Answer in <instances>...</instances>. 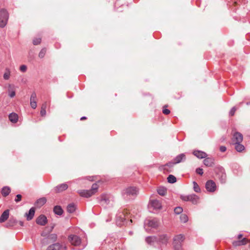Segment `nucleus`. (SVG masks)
<instances>
[{
    "mask_svg": "<svg viewBox=\"0 0 250 250\" xmlns=\"http://www.w3.org/2000/svg\"><path fill=\"white\" fill-rule=\"evenodd\" d=\"M10 76V70L9 68H6L5 69V72L3 74V79L7 80L9 79Z\"/></svg>",
    "mask_w": 250,
    "mask_h": 250,
    "instance_id": "obj_33",
    "label": "nucleus"
},
{
    "mask_svg": "<svg viewBox=\"0 0 250 250\" xmlns=\"http://www.w3.org/2000/svg\"><path fill=\"white\" fill-rule=\"evenodd\" d=\"M127 211L125 209H121L118 210L116 216V223L117 225L121 226L126 223Z\"/></svg>",
    "mask_w": 250,
    "mask_h": 250,
    "instance_id": "obj_2",
    "label": "nucleus"
},
{
    "mask_svg": "<svg viewBox=\"0 0 250 250\" xmlns=\"http://www.w3.org/2000/svg\"><path fill=\"white\" fill-rule=\"evenodd\" d=\"M236 110V109L235 107H233L229 111V115L231 116H233Z\"/></svg>",
    "mask_w": 250,
    "mask_h": 250,
    "instance_id": "obj_47",
    "label": "nucleus"
},
{
    "mask_svg": "<svg viewBox=\"0 0 250 250\" xmlns=\"http://www.w3.org/2000/svg\"><path fill=\"white\" fill-rule=\"evenodd\" d=\"M98 188V186L97 184H93L92 186L91 189L90 190L94 192V194L97 192V189Z\"/></svg>",
    "mask_w": 250,
    "mask_h": 250,
    "instance_id": "obj_38",
    "label": "nucleus"
},
{
    "mask_svg": "<svg viewBox=\"0 0 250 250\" xmlns=\"http://www.w3.org/2000/svg\"><path fill=\"white\" fill-rule=\"evenodd\" d=\"M36 94L35 92H33L31 94V97H30V102H36Z\"/></svg>",
    "mask_w": 250,
    "mask_h": 250,
    "instance_id": "obj_41",
    "label": "nucleus"
},
{
    "mask_svg": "<svg viewBox=\"0 0 250 250\" xmlns=\"http://www.w3.org/2000/svg\"><path fill=\"white\" fill-rule=\"evenodd\" d=\"M68 185L66 183L60 184L54 188V191L56 193L61 192L68 188Z\"/></svg>",
    "mask_w": 250,
    "mask_h": 250,
    "instance_id": "obj_14",
    "label": "nucleus"
},
{
    "mask_svg": "<svg viewBox=\"0 0 250 250\" xmlns=\"http://www.w3.org/2000/svg\"><path fill=\"white\" fill-rule=\"evenodd\" d=\"M21 199V194H17L15 199V201L17 203L20 202Z\"/></svg>",
    "mask_w": 250,
    "mask_h": 250,
    "instance_id": "obj_48",
    "label": "nucleus"
},
{
    "mask_svg": "<svg viewBox=\"0 0 250 250\" xmlns=\"http://www.w3.org/2000/svg\"><path fill=\"white\" fill-rule=\"evenodd\" d=\"M159 224V220L157 218H153L146 220L145 222V225H147L148 227L152 228H156Z\"/></svg>",
    "mask_w": 250,
    "mask_h": 250,
    "instance_id": "obj_8",
    "label": "nucleus"
},
{
    "mask_svg": "<svg viewBox=\"0 0 250 250\" xmlns=\"http://www.w3.org/2000/svg\"><path fill=\"white\" fill-rule=\"evenodd\" d=\"M86 118L85 116H83L81 118V120H83L84 119H85Z\"/></svg>",
    "mask_w": 250,
    "mask_h": 250,
    "instance_id": "obj_59",
    "label": "nucleus"
},
{
    "mask_svg": "<svg viewBox=\"0 0 250 250\" xmlns=\"http://www.w3.org/2000/svg\"><path fill=\"white\" fill-rule=\"evenodd\" d=\"M243 140V135L238 132H235L232 138V141L233 144L241 143Z\"/></svg>",
    "mask_w": 250,
    "mask_h": 250,
    "instance_id": "obj_11",
    "label": "nucleus"
},
{
    "mask_svg": "<svg viewBox=\"0 0 250 250\" xmlns=\"http://www.w3.org/2000/svg\"><path fill=\"white\" fill-rule=\"evenodd\" d=\"M78 193L82 197L88 198L94 194V192L90 190H79Z\"/></svg>",
    "mask_w": 250,
    "mask_h": 250,
    "instance_id": "obj_13",
    "label": "nucleus"
},
{
    "mask_svg": "<svg viewBox=\"0 0 250 250\" xmlns=\"http://www.w3.org/2000/svg\"><path fill=\"white\" fill-rule=\"evenodd\" d=\"M242 237V234H240L238 235V239H240L241 237Z\"/></svg>",
    "mask_w": 250,
    "mask_h": 250,
    "instance_id": "obj_57",
    "label": "nucleus"
},
{
    "mask_svg": "<svg viewBox=\"0 0 250 250\" xmlns=\"http://www.w3.org/2000/svg\"><path fill=\"white\" fill-rule=\"evenodd\" d=\"M9 216V210L6 209L4 211L0 217V223L4 222L7 220Z\"/></svg>",
    "mask_w": 250,
    "mask_h": 250,
    "instance_id": "obj_19",
    "label": "nucleus"
},
{
    "mask_svg": "<svg viewBox=\"0 0 250 250\" xmlns=\"http://www.w3.org/2000/svg\"><path fill=\"white\" fill-rule=\"evenodd\" d=\"M19 224L21 226H23V222L22 221H20L19 222Z\"/></svg>",
    "mask_w": 250,
    "mask_h": 250,
    "instance_id": "obj_58",
    "label": "nucleus"
},
{
    "mask_svg": "<svg viewBox=\"0 0 250 250\" xmlns=\"http://www.w3.org/2000/svg\"><path fill=\"white\" fill-rule=\"evenodd\" d=\"M181 199L185 201H189V195H181Z\"/></svg>",
    "mask_w": 250,
    "mask_h": 250,
    "instance_id": "obj_42",
    "label": "nucleus"
},
{
    "mask_svg": "<svg viewBox=\"0 0 250 250\" xmlns=\"http://www.w3.org/2000/svg\"><path fill=\"white\" fill-rule=\"evenodd\" d=\"M176 164V163H175V162H170L169 163H167V164H166L165 165V167H173V166Z\"/></svg>",
    "mask_w": 250,
    "mask_h": 250,
    "instance_id": "obj_45",
    "label": "nucleus"
},
{
    "mask_svg": "<svg viewBox=\"0 0 250 250\" xmlns=\"http://www.w3.org/2000/svg\"><path fill=\"white\" fill-rule=\"evenodd\" d=\"M158 237L157 236H150L146 237V242L152 246H156L158 245Z\"/></svg>",
    "mask_w": 250,
    "mask_h": 250,
    "instance_id": "obj_10",
    "label": "nucleus"
},
{
    "mask_svg": "<svg viewBox=\"0 0 250 250\" xmlns=\"http://www.w3.org/2000/svg\"><path fill=\"white\" fill-rule=\"evenodd\" d=\"M18 221L14 217H11L6 224L7 227H11L16 226Z\"/></svg>",
    "mask_w": 250,
    "mask_h": 250,
    "instance_id": "obj_24",
    "label": "nucleus"
},
{
    "mask_svg": "<svg viewBox=\"0 0 250 250\" xmlns=\"http://www.w3.org/2000/svg\"><path fill=\"white\" fill-rule=\"evenodd\" d=\"M226 175L224 173H222L220 177V180L222 183H224L226 181Z\"/></svg>",
    "mask_w": 250,
    "mask_h": 250,
    "instance_id": "obj_40",
    "label": "nucleus"
},
{
    "mask_svg": "<svg viewBox=\"0 0 250 250\" xmlns=\"http://www.w3.org/2000/svg\"><path fill=\"white\" fill-rule=\"evenodd\" d=\"M167 179L168 182L171 184H173L176 182V178L173 175H169Z\"/></svg>",
    "mask_w": 250,
    "mask_h": 250,
    "instance_id": "obj_34",
    "label": "nucleus"
},
{
    "mask_svg": "<svg viewBox=\"0 0 250 250\" xmlns=\"http://www.w3.org/2000/svg\"><path fill=\"white\" fill-rule=\"evenodd\" d=\"M235 145V148L238 152H242L245 149V146L241 144V143L233 144Z\"/></svg>",
    "mask_w": 250,
    "mask_h": 250,
    "instance_id": "obj_27",
    "label": "nucleus"
},
{
    "mask_svg": "<svg viewBox=\"0 0 250 250\" xmlns=\"http://www.w3.org/2000/svg\"><path fill=\"white\" fill-rule=\"evenodd\" d=\"M183 211V208L181 207H178L175 208L174 212L177 214H179Z\"/></svg>",
    "mask_w": 250,
    "mask_h": 250,
    "instance_id": "obj_39",
    "label": "nucleus"
},
{
    "mask_svg": "<svg viewBox=\"0 0 250 250\" xmlns=\"http://www.w3.org/2000/svg\"><path fill=\"white\" fill-rule=\"evenodd\" d=\"M35 212L34 208H31L28 213H26L25 215L26 217L27 220L29 221L33 219Z\"/></svg>",
    "mask_w": 250,
    "mask_h": 250,
    "instance_id": "obj_18",
    "label": "nucleus"
},
{
    "mask_svg": "<svg viewBox=\"0 0 250 250\" xmlns=\"http://www.w3.org/2000/svg\"><path fill=\"white\" fill-rule=\"evenodd\" d=\"M76 208V206L73 203L69 204L67 207V210L69 213L74 212L75 211Z\"/></svg>",
    "mask_w": 250,
    "mask_h": 250,
    "instance_id": "obj_29",
    "label": "nucleus"
},
{
    "mask_svg": "<svg viewBox=\"0 0 250 250\" xmlns=\"http://www.w3.org/2000/svg\"><path fill=\"white\" fill-rule=\"evenodd\" d=\"M30 105L32 108L35 109L37 107V102H30Z\"/></svg>",
    "mask_w": 250,
    "mask_h": 250,
    "instance_id": "obj_50",
    "label": "nucleus"
},
{
    "mask_svg": "<svg viewBox=\"0 0 250 250\" xmlns=\"http://www.w3.org/2000/svg\"><path fill=\"white\" fill-rule=\"evenodd\" d=\"M247 239L244 238L241 240L239 241H235L233 242V245L234 246H240L245 245L247 243Z\"/></svg>",
    "mask_w": 250,
    "mask_h": 250,
    "instance_id": "obj_26",
    "label": "nucleus"
},
{
    "mask_svg": "<svg viewBox=\"0 0 250 250\" xmlns=\"http://www.w3.org/2000/svg\"><path fill=\"white\" fill-rule=\"evenodd\" d=\"M185 239V236L183 234H178L174 237L173 245L175 250H183L182 245Z\"/></svg>",
    "mask_w": 250,
    "mask_h": 250,
    "instance_id": "obj_3",
    "label": "nucleus"
},
{
    "mask_svg": "<svg viewBox=\"0 0 250 250\" xmlns=\"http://www.w3.org/2000/svg\"><path fill=\"white\" fill-rule=\"evenodd\" d=\"M180 220L183 223H186L188 221V217L185 214H182L180 215Z\"/></svg>",
    "mask_w": 250,
    "mask_h": 250,
    "instance_id": "obj_36",
    "label": "nucleus"
},
{
    "mask_svg": "<svg viewBox=\"0 0 250 250\" xmlns=\"http://www.w3.org/2000/svg\"><path fill=\"white\" fill-rule=\"evenodd\" d=\"M46 202V199L45 197L40 198L36 201V204L38 206H42Z\"/></svg>",
    "mask_w": 250,
    "mask_h": 250,
    "instance_id": "obj_31",
    "label": "nucleus"
},
{
    "mask_svg": "<svg viewBox=\"0 0 250 250\" xmlns=\"http://www.w3.org/2000/svg\"><path fill=\"white\" fill-rule=\"evenodd\" d=\"M9 119L11 122L16 123L18 120V116L15 113H12L9 114Z\"/></svg>",
    "mask_w": 250,
    "mask_h": 250,
    "instance_id": "obj_25",
    "label": "nucleus"
},
{
    "mask_svg": "<svg viewBox=\"0 0 250 250\" xmlns=\"http://www.w3.org/2000/svg\"><path fill=\"white\" fill-rule=\"evenodd\" d=\"M59 250H67L66 247L64 245H61L60 244Z\"/></svg>",
    "mask_w": 250,
    "mask_h": 250,
    "instance_id": "obj_52",
    "label": "nucleus"
},
{
    "mask_svg": "<svg viewBox=\"0 0 250 250\" xmlns=\"http://www.w3.org/2000/svg\"><path fill=\"white\" fill-rule=\"evenodd\" d=\"M49 238L52 239L53 240H56V239H57V235L55 234H51L49 235Z\"/></svg>",
    "mask_w": 250,
    "mask_h": 250,
    "instance_id": "obj_49",
    "label": "nucleus"
},
{
    "mask_svg": "<svg viewBox=\"0 0 250 250\" xmlns=\"http://www.w3.org/2000/svg\"><path fill=\"white\" fill-rule=\"evenodd\" d=\"M20 70L22 72H25L27 70V66L25 65H21L20 67Z\"/></svg>",
    "mask_w": 250,
    "mask_h": 250,
    "instance_id": "obj_44",
    "label": "nucleus"
},
{
    "mask_svg": "<svg viewBox=\"0 0 250 250\" xmlns=\"http://www.w3.org/2000/svg\"><path fill=\"white\" fill-rule=\"evenodd\" d=\"M129 222H132V220H130Z\"/></svg>",
    "mask_w": 250,
    "mask_h": 250,
    "instance_id": "obj_60",
    "label": "nucleus"
},
{
    "mask_svg": "<svg viewBox=\"0 0 250 250\" xmlns=\"http://www.w3.org/2000/svg\"><path fill=\"white\" fill-rule=\"evenodd\" d=\"M157 192L159 195L164 196L167 192V189L164 187H159L157 189Z\"/></svg>",
    "mask_w": 250,
    "mask_h": 250,
    "instance_id": "obj_32",
    "label": "nucleus"
},
{
    "mask_svg": "<svg viewBox=\"0 0 250 250\" xmlns=\"http://www.w3.org/2000/svg\"><path fill=\"white\" fill-rule=\"evenodd\" d=\"M41 42V38H37L33 40V43L34 45H38Z\"/></svg>",
    "mask_w": 250,
    "mask_h": 250,
    "instance_id": "obj_43",
    "label": "nucleus"
},
{
    "mask_svg": "<svg viewBox=\"0 0 250 250\" xmlns=\"http://www.w3.org/2000/svg\"><path fill=\"white\" fill-rule=\"evenodd\" d=\"M159 245L166 244L168 240V236L166 234H163L157 236Z\"/></svg>",
    "mask_w": 250,
    "mask_h": 250,
    "instance_id": "obj_12",
    "label": "nucleus"
},
{
    "mask_svg": "<svg viewBox=\"0 0 250 250\" xmlns=\"http://www.w3.org/2000/svg\"><path fill=\"white\" fill-rule=\"evenodd\" d=\"M46 114V110L45 109H42L41 110V115L42 116H45Z\"/></svg>",
    "mask_w": 250,
    "mask_h": 250,
    "instance_id": "obj_54",
    "label": "nucleus"
},
{
    "mask_svg": "<svg viewBox=\"0 0 250 250\" xmlns=\"http://www.w3.org/2000/svg\"><path fill=\"white\" fill-rule=\"evenodd\" d=\"M9 18V15L5 9H2L0 10V27H4L7 24Z\"/></svg>",
    "mask_w": 250,
    "mask_h": 250,
    "instance_id": "obj_4",
    "label": "nucleus"
},
{
    "mask_svg": "<svg viewBox=\"0 0 250 250\" xmlns=\"http://www.w3.org/2000/svg\"><path fill=\"white\" fill-rule=\"evenodd\" d=\"M54 212L56 214L61 215L63 213V210L60 206H56L54 208Z\"/></svg>",
    "mask_w": 250,
    "mask_h": 250,
    "instance_id": "obj_28",
    "label": "nucleus"
},
{
    "mask_svg": "<svg viewBox=\"0 0 250 250\" xmlns=\"http://www.w3.org/2000/svg\"><path fill=\"white\" fill-rule=\"evenodd\" d=\"M8 95L10 98H13L15 96V89L14 85L9 84L8 88Z\"/></svg>",
    "mask_w": 250,
    "mask_h": 250,
    "instance_id": "obj_21",
    "label": "nucleus"
},
{
    "mask_svg": "<svg viewBox=\"0 0 250 250\" xmlns=\"http://www.w3.org/2000/svg\"><path fill=\"white\" fill-rule=\"evenodd\" d=\"M68 240L71 244L74 246H79L81 243V238L76 235H70Z\"/></svg>",
    "mask_w": 250,
    "mask_h": 250,
    "instance_id": "obj_7",
    "label": "nucleus"
},
{
    "mask_svg": "<svg viewBox=\"0 0 250 250\" xmlns=\"http://www.w3.org/2000/svg\"><path fill=\"white\" fill-rule=\"evenodd\" d=\"M113 201V197L110 194H103L100 196V204L103 206L109 205Z\"/></svg>",
    "mask_w": 250,
    "mask_h": 250,
    "instance_id": "obj_5",
    "label": "nucleus"
},
{
    "mask_svg": "<svg viewBox=\"0 0 250 250\" xmlns=\"http://www.w3.org/2000/svg\"><path fill=\"white\" fill-rule=\"evenodd\" d=\"M196 172L200 175H202L203 174V170L202 168L199 167L196 169Z\"/></svg>",
    "mask_w": 250,
    "mask_h": 250,
    "instance_id": "obj_46",
    "label": "nucleus"
},
{
    "mask_svg": "<svg viewBox=\"0 0 250 250\" xmlns=\"http://www.w3.org/2000/svg\"><path fill=\"white\" fill-rule=\"evenodd\" d=\"M186 155L184 153H182L177 156L175 158L174 161L175 162V163H176V164L180 163V162L183 161H185L186 160Z\"/></svg>",
    "mask_w": 250,
    "mask_h": 250,
    "instance_id": "obj_22",
    "label": "nucleus"
},
{
    "mask_svg": "<svg viewBox=\"0 0 250 250\" xmlns=\"http://www.w3.org/2000/svg\"><path fill=\"white\" fill-rule=\"evenodd\" d=\"M87 179L90 181H94V177H87Z\"/></svg>",
    "mask_w": 250,
    "mask_h": 250,
    "instance_id": "obj_56",
    "label": "nucleus"
},
{
    "mask_svg": "<svg viewBox=\"0 0 250 250\" xmlns=\"http://www.w3.org/2000/svg\"><path fill=\"white\" fill-rule=\"evenodd\" d=\"M60 244L55 243L49 246L46 250H59Z\"/></svg>",
    "mask_w": 250,
    "mask_h": 250,
    "instance_id": "obj_30",
    "label": "nucleus"
},
{
    "mask_svg": "<svg viewBox=\"0 0 250 250\" xmlns=\"http://www.w3.org/2000/svg\"><path fill=\"white\" fill-rule=\"evenodd\" d=\"M193 190L195 192L197 193H199L201 192V189L199 187L198 184L195 182H193Z\"/></svg>",
    "mask_w": 250,
    "mask_h": 250,
    "instance_id": "obj_35",
    "label": "nucleus"
},
{
    "mask_svg": "<svg viewBox=\"0 0 250 250\" xmlns=\"http://www.w3.org/2000/svg\"><path fill=\"white\" fill-rule=\"evenodd\" d=\"M46 106H47L46 103H44V104H42L41 109H45L46 110Z\"/></svg>",
    "mask_w": 250,
    "mask_h": 250,
    "instance_id": "obj_55",
    "label": "nucleus"
},
{
    "mask_svg": "<svg viewBox=\"0 0 250 250\" xmlns=\"http://www.w3.org/2000/svg\"><path fill=\"white\" fill-rule=\"evenodd\" d=\"M206 188L208 192H214L216 188L215 183L212 180L208 181L206 184Z\"/></svg>",
    "mask_w": 250,
    "mask_h": 250,
    "instance_id": "obj_9",
    "label": "nucleus"
},
{
    "mask_svg": "<svg viewBox=\"0 0 250 250\" xmlns=\"http://www.w3.org/2000/svg\"><path fill=\"white\" fill-rule=\"evenodd\" d=\"M46 50L45 48L42 49L39 54V57L40 58H43L46 53Z\"/></svg>",
    "mask_w": 250,
    "mask_h": 250,
    "instance_id": "obj_37",
    "label": "nucleus"
},
{
    "mask_svg": "<svg viewBox=\"0 0 250 250\" xmlns=\"http://www.w3.org/2000/svg\"><path fill=\"white\" fill-rule=\"evenodd\" d=\"M47 222V218L44 215H40L36 219L37 224L41 226H44Z\"/></svg>",
    "mask_w": 250,
    "mask_h": 250,
    "instance_id": "obj_15",
    "label": "nucleus"
},
{
    "mask_svg": "<svg viewBox=\"0 0 250 250\" xmlns=\"http://www.w3.org/2000/svg\"><path fill=\"white\" fill-rule=\"evenodd\" d=\"M199 196L194 194H190L189 201L191 202L192 204L196 205L199 203Z\"/></svg>",
    "mask_w": 250,
    "mask_h": 250,
    "instance_id": "obj_20",
    "label": "nucleus"
},
{
    "mask_svg": "<svg viewBox=\"0 0 250 250\" xmlns=\"http://www.w3.org/2000/svg\"><path fill=\"white\" fill-rule=\"evenodd\" d=\"M10 191V188L8 186H5L1 189V193L3 197H6L9 194Z\"/></svg>",
    "mask_w": 250,
    "mask_h": 250,
    "instance_id": "obj_23",
    "label": "nucleus"
},
{
    "mask_svg": "<svg viewBox=\"0 0 250 250\" xmlns=\"http://www.w3.org/2000/svg\"><path fill=\"white\" fill-rule=\"evenodd\" d=\"M163 113L164 114H166V115H168L170 113V110L168 109H167V108H164L163 109Z\"/></svg>",
    "mask_w": 250,
    "mask_h": 250,
    "instance_id": "obj_51",
    "label": "nucleus"
},
{
    "mask_svg": "<svg viewBox=\"0 0 250 250\" xmlns=\"http://www.w3.org/2000/svg\"><path fill=\"white\" fill-rule=\"evenodd\" d=\"M138 193V189L135 187H127L122 191V196L125 199H130L136 196Z\"/></svg>",
    "mask_w": 250,
    "mask_h": 250,
    "instance_id": "obj_1",
    "label": "nucleus"
},
{
    "mask_svg": "<svg viewBox=\"0 0 250 250\" xmlns=\"http://www.w3.org/2000/svg\"><path fill=\"white\" fill-rule=\"evenodd\" d=\"M214 160L211 157H206L204 160V164L208 167H212L214 165Z\"/></svg>",
    "mask_w": 250,
    "mask_h": 250,
    "instance_id": "obj_17",
    "label": "nucleus"
},
{
    "mask_svg": "<svg viewBox=\"0 0 250 250\" xmlns=\"http://www.w3.org/2000/svg\"><path fill=\"white\" fill-rule=\"evenodd\" d=\"M148 208L150 209V211H152L151 210V208L155 210L160 209L162 208V205L160 202L158 200H151L150 201L149 204L148 205Z\"/></svg>",
    "mask_w": 250,
    "mask_h": 250,
    "instance_id": "obj_6",
    "label": "nucleus"
},
{
    "mask_svg": "<svg viewBox=\"0 0 250 250\" xmlns=\"http://www.w3.org/2000/svg\"><path fill=\"white\" fill-rule=\"evenodd\" d=\"M193 154L199 159L205 158L207 157V154L206 152L198 150L193 151Z\"/></svg>",
    "mask_w": 250,
    "mask_h": 250,
    "instance_id": "obj_16",
    "label": "nucleus"
},
{
    "mask_svg": "<svg viewBox=\"0 0 250 250\" xmlns=\"http://www.w3.org/2000/svg\"><path fill=\"white\" fill-rule=\"evenodd\" d=\"M226 150H227V148L225 146H221L220 147V151H221L222 152L226 151Z\"/></svg>",
    "mask_w": 250,
    "mask_h": 250,
    "instance_id": "obj_53",
    "label": "nucleus"
}]
</instances>
